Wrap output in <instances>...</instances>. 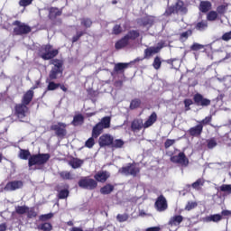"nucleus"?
Wrapping results in <instances>:
<instances>
[{
	"instance_id": "obj_1",
	"label": "nucleus",
	"mask_w": 231,
	"mask_h": 231,
	"mask_svg": "<svg viewBox=\"0 0 231 231\" xmlns=\"http://www.w3.org/2000/svg\"><path fill=\"white\" fill-rule=\"evenodd\" d=\"M39 55L43 60H51L50 64L52 66L45 80L46 84H48L47 91H55L60 88L64 93L68 92V88L60 83L64 77V60L55 59L59 55V50L53 49L51 44H46L40 48Z\"/></svg>"
},
{
	"instance_id": "obj_2",
	"label": "nucleus",
	"mask_w": 231,
	"mask_h": 231,
	"mask_svg": "<svg viewBox=\"0 0 231 231\" xmlns=\"http://www.w3.org/2000/svg\"><path fill=\"white\" fill-rule=\"evenodd\" d=\"M19 158L21 160H29L28 166L33 167V165H46L50 162L51 155L50 153H30V150L20 149Z\"/></svg>"
},
{
	"instance_id": "obj_3",
	"label": "nucleus",
	"mask_w": 231,
	"mask_h": 231,
	"mask_svg": "<svg viewBox=\"0 0 231 231\" xmlns=\"http://www.w3.org/2000/svg\"><path fill=\"white\" fill-rule=\"evenodd\" d=\"M109 127H111V116L103 117L101 122H98L92 128L94 138H98L104 133V129H109Z\"/></svg>"
},
{
	"instance_id": "obj_4",
	"label": "nucleus",
	"mask_w": 231,
	"mask_h": 231,
	"mask_svg": "<svg viewBox=\"0 0 231 231\" xmlns=\"http://www.w3.org/2000/svg\"><path fill=\"white\" fill-rule=\"evenodd\" d=\"M119 174L124 176H133L136 178L140 174V167L136 166V163H128L126 166H123L118 170Z\"/></svg>"
},
{
	"instance_id": "obj_5",
	"label": "nucleus",
	"mask_w": 231,
	"mask_h": 231,
	"mask_svg": "<svg viewBox=\"0 0 231 231\" xmlns=\"http://www.w3.org/2000/svg\"><path fill=\"white\" fill-rule=\"evenodd\" d=\"M189 12V9H187V6H185V3L183 1L179 0L176 2L175 5L169 6L165 14L166 15H171L172 14H187Z\"/></svg>"
},
{
	"instance_id": "obj_6",
	"label": "nucleus",
	"mask_w": 231,
	"mask_h": 231,
	"mask_svg": "<svg viewBox=\"0 0 231 231\" xmlns=\"http://www.w3.org/2000/svg\"><path fill=\"white\" fill-rule=\"evenodd\" d=\"M13 26H15L13 31L15 35H28L32 32V27L19 20L13 22Z\"/></svg>"
},
{
	"instance_id": "obj_7",
	"label": "nucleus",
	"mask_w": 231,
	"mask_h": 231,
	"mask_svg": "<svg viewBox=\"0 0 231 231\" xmlns=\"http://www.w3.org/2000/svg\"><path fill=\"white\" fill-rule=\"evenodd\" d=\"M78 185L80 187V189L95 190V189L98 187V182L89 177H83L79 180Z\"/></svg>"
},
{
	"instance_id": "obj_8",
	"label": "nucleus",
	"mask_w": 231,
	"mask_h": 231,
	"mask_svg": "<svg viewBox=\"0 0 231 231\" xmlns=\"http://www.w3.org/2000/svg\"><path fill=\"white\" fill-rule=\"evenodd\" d=\"M66 127H68L66 123L58 122L56 125H51V131H54L58 138H64L68 134Z\"/></svg>"
},
{
	"instance_id": "obj_9",
	"label": "nucleus",
	"mask_w": 231,
	"mask_h": 231,
	"mask_svg": "<svg viewBox=\"0 0 231 231\" xmlns=\"http://www.w3.org/2000/svg\"><path fill=\"white\" fill-rule=\"evenodd\" d=\"M29 111L30 108H28V106L23 103H19L14 106V115L19 120L26 118V115H28Z\"/></svg>"
},
{
	"instance_id": "obj_10",
	"label": "nucleus",
	"mask_w": 231,
	"mask_h": 231,
	"mask_svg": "<svg viewBox=\"0 0 231 231\" xmlns=\"http://www.w3.org/2000/svg\"><path fill=\"white\" fill-rule=\"evenodd\" d=\"M170 161L171 163H178L182 167H189V158H187V155L183 152H179L178 155H172Z\"/></svg>"
},
{
	"instance_id": "obj_11",
	"label": "nucleus",
	"mask_w": 231,
	"mask_h": 231,
	"mask_svg": "<svg viewBox=\"0 0 231 231\" xmlns=\"http://www.w3.org/2000/svg\"><path fill=\"white\" fill-rule=\"evenodd\" d=\"M193 102L195 105L200 107H208L212 101L207 97H205L202 94L196 93L193 96Z\"/></svg>"
},
{
	"instance_id": "obj_12",
	"label": "nucleus",
	"mask_w": 231,
	"mask_h": 231,
	"mask_svg": "<svg viewBox=\"0 0 231 231\" xmlns=\"http://www.w3.org/2000/svg\"><path fill=\"white\" fill-rule=\"evenodd\" d=\"M165 48V42H160L156 47H150L144 50V59H150L154 53H160L162 49Z\"/></svg>"
},
{
	"instance_id": "obj_13",
	"label": "nucleus",
	"mask_w": 231,
	"mask_h": 231,
	"mask_svg": "<svg viewBox=\"0 0 231 231\" xmlns=\"http://www.w3.org/2000/svg\"><path fill=\"white\" fill-rule=\"evenodd\" d=\"M23 187H24V182L23 180H11L5 184L4 190L6 192H14L19 190V189H23Z\"/></svg>"
},
{
	"instance_id": "obj_14",
	"label": "nucleus",
	"mask_w": 231,
	"mask_h": 231,
	"mask_svg": "<svg viewBox=\"0 0 231 231\" xmlns=\"http://www.w3.org/2000/svg\"><path fill=\"white\" fill-rule=\"evenodd\" d=\"M154 207L157 212H165V210L169 208V204L167 203L165 196L160 195L155 201Z\"/></svg>"
},
{
	"instance_id": "obj_15",
	"label": "nucleus",
	"mask_w": 231,
	"mask_h": 231,
	"mask_svg": "<svg viewBox=\"0 0 231 231\" xmlns=\"http://www.w3.org/2000/svg\"><path fill=\"white\" fill-rule=\"evenodd\" d=\"M99 147H111L113 144V135L109 134H102L98 139Z\"/></svg>"
},
{
	"instance_id": "obj_16",
	"label": "nucleus",
	"mask_w": 231,
	"mask_h": 231,
	"mask_svg": "<svg viewBox=\"0 0 231 231\" xmlns=\"http://www.w3.org/2000/svg\"><path fill=\"white\" fill-rule=\"evenodd\" d=\"M109 178H111V173L107 171H100L94 175V180L97 183V181L98 183H106Z\"/></svg>"
},
{
	"instance_id": "obj_17",
	"label": "nucleus",
	"mask_w": 231,
	"mask_h": 231,
	"mask_svg": "<svg viewBox=\"0 0 231 231\" xmlns=\"http://www.w3.org/2000/svg\"><path fill=\"white\" fill-rule=\"evenodd\" d=\"M188 134H189V136L199 138V136H201V134H203V125L198 124L197 125L190 127L188 130Z\"/></svg>"
},
{
	"instance_id": "obj_18",
	"label": "nucleus",
	"mask_w": 231,
	"mask_h": 231,
	"mask_svg": "<svg viewBox=\"0 0 231 231\" xmlns=\"http://www.w3.org/2000/svg\"><path fill=\"white\" fill-rule=\"evenodd\" d=\"M158 120V114L156 112H152L147 118V120L143 123V129H149V127H152V125H154L156 124V121Z\"/></svg>"
},
{
	"instance_id": "obj_19",
	"label": "nucleus",
	"mask_w": 231,
	"mask_h": 231,
	"mask_svg": "<svg viewBox=\"0 0 231 231\" xmlns=\"http://www.w3.org/2000/svg\"><path fill=\"white\" fill-rule=\"evenodd\" d=\"M34 95L35 92H33L32 90H27L22 97V104H23L24 106H30L32 100H33Z\"/></svg>"
},
{
	"instance_id": "obj_20",
	"label": "nucleus",
	"mask_w": 231,
	"mask_h": 231,
	"mask_svg": "<svg viewBox=\"0 0 231 231\" xmlns=\"http://www.w3.org/2000/svg\"><path fill=\"white\" fill-rule=\"evenodd\" d=\"M143 127V119H134L131 123V131L133 133H136V131H142Z\"/></svg>"
},
{
	"instance_id": "obj_21",
	"label": "nucleus",
	"mask_w": 231,
	"mask_h": 231,
	"mask_svg": "<svg viewBox=\"0 0 231 231\" xmlns=\"http://www.w3.org/2000/svg\"><path fill=\"white\" fill-rule=\"evenodd\" d=\"M62 15V9H59L58 7H51L49 10V19L51 21H55L57 17H60Z\"/></svg>"
},
{
	"instance_id": "obj_22",
	"label": "nucleus",
	"mask_w": 231,
	"mask_h": 231,
	"mask_svg": "<svg viewBox=\"0 0 231 231\" xmlns=\"http://www.w3.org/2000/svg\"><path fill=\"white\" fill-rule=\"evenodd\" d=\"M199 10L202 14H207L212 10V3L210 1H201L199 5Z\"/></svg>"
},
{
	"instance_id": "obj_23",
	"label": "nucleus",
	"mask_w": 231,
	"mask_h": 231,
	"mask_svg": "<svg viewBox=\"0 0 231 231\" xmlns=\"http://www.w3.org/2000/svg\"><path fill=\"white\" fill-rule=\"evenodd\" d=\"M58 192V199H66L69 196V185H66L64 189H59V187L56 188Z\"/></svg>"
},
{
	"instance_id": "obj_24",
	"label": "nucleus",
	"mask_w": 231,
	"mask_h": 231,
	"mask_svg": "<svg viewBox=\"0 0 231 231\" xmlns=\"http://www.w3.org/2000/svg\"><path fill=\"white\" fill-rule=\"evenodd\" d=\"M129 43L130 42L128 41V39L124 36L116 42L115 48L116 50H124V48H127V46H129Z\"/></svg>"
},
{
	"instance_id": "obj_25",
	"label": "nucleus",
	"mask_w": 231,
	"mask_h": 231,
	"mask_svg": "<svg viewBox=\"0 0 231 231\" xmlns=\"http://www.w3.org/2000/svg\"><path fill=\"white\" fill-rule=\"evenodd\" d=\"M182 222L183 216L175 215L170 218L168 225H170L171 226H178V225H180Z\"/></svg>"
},
{
	"instance_id": "obj_26",
	"label": "nucleus",
	"mask_w": 231,
	"mask_h": 231,
	"mask_svg": "<svg viewBox=\"0 0 231 231\" xmlns=\"http://www.w3.org/2000/svg\"><path fill=\"white\" fill-rule=\"evenodd\" d=\"M115 190V185L111 183H107L102 188H100V194H103V196H107L111 194Z\"/></svg>"
},
{
	"instance_id": "obj_27",
	"label": "nucleus",
	"mask_w": 231,
	"mask_h": 231,
	"mask_svg": "<svg viewBox=\"0 0 231 231\" xmlns=\"http://www.w3.org/2000/svg\"><path fill=\"white\" fill-rule=\"evenodd\" d=\"M69 165L72 167V169H80L82 165H84V160L73 157L69 162Z\"/></svg>"
},
{
	"instance_id": "obj_28",
	"label": "nucleus",
	"mask_w": 231,
	"mask_h": 231,
	"mask_svg": "<svg viewBox=\"0 0 231 231\" xmlns=\"http://www.w3.org/2000/svg\"><path fill=\"white\" fill-rule=\"evenodd\" d=\"M82 124H84V116L81 114L74 116L71 125L77 127L79 125H82Z\"/></svg>"
},
{
	"instance_id": "obj_29",
	"label": "nucleus",
	"mask_w": 231,
	"mask_h": 231,
	"mask_svg": "<svg viewBox=\"0 0 231 231\" xmlns=\"http://www.w3.org/2000/svg\"><path fill=\"white\" fill-rule=\"evenodd\" d=\"M208 28V22L207 20H202L195 24V30L198 32H205Z\"/></svg>"
},
{
	"instance_id": "obj_30",
	"label": "nucleus",
	"mask_w": 231,
	"mask_h": 231,
	"mask_svg": "<svg viewBox=\"0 0 231 231\" xmlns=\"http://www.w3.org/2000/svg\"><path fill=\"white\" fill-rule=\"evenodd\" d=\"M128 41H136L140 37V32L136 30H131L125 35Z\"/></svg>"
},
{
	"instance_id": "obj_31",
	"label": "nucleus",
	"mask_w": 231,
	"mask_h": 231,
	"mask_svg": "<svg viewBox=\"0 0 231 231\" xmlns=\"http://www.w3.org/2000/svg\"><path fill=\"white\" fill-rule=\"evenodd\" d=\"M129 68V63H117L114 67V71L116 73H124V69H127Z\"/></svg>"
},
{
	"instance_id": "obj_32",
	"label": "nucleus",
	"mask_w": 231,
	"mask_h": 231,
	"mask_svg": "<svg viewBox=\"0 0 231 231\" xmlns=\"http://www.w3.org/2000/svg\"><path fill=\"white\" fill-rule=\"evenodd\" d=\"M124 140L122 139H116L115 140V137H113V140H112V144H111V148L112 149H122V147H124Z\"/></svg>"
},
{
	"instance_id": "obj_33",
	"label": "nucleus",
	"mask_w": 231,
	"mask_h": 231,
	"mask_svg": "<svg viewBox=\"0 0 231 231\" xmlns=\"http://www.w3.org/2000/svg\"><path fill=\"white\" fill-rule=\"evenodd\" d=\"M38 230L51 231L53 230V226L50 222H44L38 225Z\"/></svg>"
},
{
	"instance_id": "obj_34",
	"label": "nucleus",
	"mask_w": 231,
	"mask_h": 231,
	"mask_svg": "<svg viewBox=\"0 0 231 231\" xmlns=\"http://www.w3.org/2000/svg\"><path fill=\"white\" fill-rule=\"evenodd\" d=\"M223 219V216L219 214L210 215L209 217H206V221L213 222V223H219Z\"/></svg>"
},
{
	"instance_id": "obj_35",
	"label": "nucleus",
	"mask_w": 231,
	"mask_h": 231,
	"mask_svg": "<svg viewBox=\"0 0 231 231\" xmlns=\"http://www.w3.org/2000/svg\"><path fill=\"white\" fill-rule=\"evenodd\" d=\"M205 185V179H198L195 182L191 184L192 189H195V190H199L201 187Z\"/></svg>"
},
{
	"instance_id": "obj_36",
	"label": "nucleus",
	"mask_w": 231,
	"mask_h": 231,
	"mask_svg": "<svg viewBox=\"0 0 231 231\" xmlns=\"http://www.w3.org/2000/svg\"><path fill=\"white\" fill-rule=\"evenodd\" d=\"M142 106V100L140 98H134L130 103V109L133 111L138 109Z\"/></svg>"
},
{
	"instance_id": "obj_37",
	"label": "nucleus",
	"mask_w": 231,
	"mask_h": 231,
	"mask_svg": "<svg viewBox=\"0 0 231 231\" xmlns=\"http://www.w3.org/2000/svg\"><path fill=\"white\" fill-rule=\"evenodd\" d=\"M15 214H18L19 216H23L24 214H26L27 210H28V206L24 205V206H16L15 208Z\"/></svg>"
},
{
	"instance_id": "obj_38",
	"label": "nucleus",
	"mask_w": 231,
	"mask_h": 231,
	"mask_svg": "<svg viewBox=\"0 0 231 231\" xmlns=\"http://www.w3.org/2000/svg\"><path fill=\"white\" fill-rule=\"evenodd\" d=\"M86 35V31H78L76 32V35H74L71 39L72 44H75V42H78V41H80V37H83Z\"/></svg>"
},
{
	"instance_id": "obj_39",
	"label": "nucleus",
	"mask_w": 231,
	"mask_h": 231,
	"mask_svg": "<svg viewBox=\"0 0 231 231\" xmlns=\"http://www.w3.org/2000/svg\"><path fill=\"white\" fill-rule=\"evenodd\" d=\"M80 23L84 28H91L93 26V21L90 18H81Z\"/></svg>"
},
{
	"instance_id": "obj_40",
	"label": "nucleus",
	"mask_w": 231,
	"mask_h": 231,
	"mask_svg": "<svg viewBox=\"0 0 231 231\" xmlns=\"http://www.w3.org/2000/svg\"><path fill=\"white\" fill-rule=\"evenodd\" d=\"M198 208V202L196 201H188V203L186 204L184 210H186L187 212H190V210H194V208Z\"/></svg>"
},
{
	"instance_id": "obj_41",
	"label": "nucleus",
	"mask_w": 231,
	"mask_h": 231,
	"mask_svg": "<svg viewBox=\"0 0 231 231\" xmlns=\"http://www.w3.org/2000/svg\"><path fill=\"white\" fill-rule=\"evenodd\" d=\"M98 137H94L93 136V129H92V136L89 137L86 143H85V147H88V149H93V146L95 145V139Z\"/></svg>"
},
{
	"instance_id": "obj_42",
	"label": "nucleus",
	"mask_w": 231,
	"mask_h": 231,
	"mask_svg": "<svg viewBox=\"0 0 231 231\" xmlns=\"http://www.w3.org/2000/svg\"><path fill=\"white\" fill-rule=\"evenodd\" d=\"M26 214L29 219H33V217H37L38 216L37 211H35V208H30V207H28V210L26 211Z\"/></svg>"
},
{
	"instance_id": "obj_43",
	"label": "nucleus",
	"mask_w": 231,
	"mask_h": 231,
	"mask_svg": "<svg viewBox=\"0 0 231 231\" xmlns=\"http://www.w3.org/2000/svg\"><path fill=\"white\" fill-rule=\"evenodd\" d=\"M190 35H192V30L189 29L180 34V41H181L182 42H185V41H187V39H189Z\"/></svg>"
},
{
	"instance_id": "obj_44",
	"label": "nucleus",
	"mask_w": 231,
	"mask_h": 231,
	"mask_svg": "<svg viewBox=\"0 0 231 231\" xmlns=\"http://www.w3.org/2000/svg\"><path fill=\"white\" fill-rule=\"evenodd\" d=\"M217 20V12L209 11L207 14V21L214 22Z\"/></svg>"
},
{
	"instance_id": "obj_45",
	"label": "nucleus",
	"mask_w": 231,
	"mask_h": 231,
	"mask_svg": "<svg viewBox=\"0 0 231 231\" xmlns=\"http://www.w3.org/2000/svg\"><path fill=\"white\" fill-rule=\"evenodd\" d=\"M141 23L143 26H149V24H153L154 20L151 16H144L142 18Z\"/></svg>"
},
{
	"instance_id": "obj_46",
	"label": "nucleus",
	"mask_w": 231,
	"mask_h": 231,
	"mask_svg": "<svg viewBox=\"0 0 231 231\" xmlns=\"http://www.w3.org/2000/svg\"><path fill=\"white\" fill-rule=\"evenodd\" d=\"M152 67L155 69H160L162 68V58L160 56H156L152 62Z\"/></svg>"
},
{
	"instance_id": "obj_47",
	"label": "nucleus",
	"mask_w": 231,
	"mask_h": 231,
	"mask_svg": "<svg viewBox=\"0 0 231 231\" xmlns=\"http://www.w3.org/2000/svg\"><path fill=\"white\" fill-rule=\"evenodd\" d=\"M53 217V213H48V214H43L39 217V219L42 223H46V221H50Z\"/></svg>"
},
{
	"instance_id": "obj_48",
	"label": "nucleus",
	"mask_w": 231,
	"mask_h": 231,
	"mask_svg": "<svg viewBox=\"0 0 231 231\" xmlns=\"http://www.w3.org/2000/svg\"><path fill=\"white\" fill-rule=\"evenodd\" d=\"M190 50H191V51H199V50H205V45L198 43V42H194L190 46Z\"/></svg>"
},
{
	"instance_id": "obj_49",
	"label": "nucleus",
	"mask_w": 231,
	"mask_h": 231,
	"mask_svg": "<svg viewBox=\"0 0 231 231\" xmlns=\"http://www.w3.org/2000/svg\"><path fill=\"white\" fill-rule=\"evenodd\" d=\"M208 143V149H214V147H217V141H216V138H210L207 140Z\"/></svg>"
},
{
	"instance_id": "obj_50",
	"label": "nucleus",
	"mask_w": 231,
	"mask_h": 231,
	"mask_svg": "<svg viewBox=\"0 0 231 231\" xmlns=\"http://www.w3.org/2000/svg\"><path fill=\"white\" fill-rule=\"evenodd\" d=\"M127 219H129V215L125 213V214H118L116 216V220L119 223H125V221H127Z\"/></svg>"
},
{
	"instance_id": "obj_51",
	"label": "nucleus",
	"mask_w": 231,
	"mask_h": 231,
	"mask_svg": "<svg viewBox=\"0 0 231 231\" xmlns=\"http://www.w3.org/2000/svg\"><path fill=\"white\" fill-rule=\"evenodd\" d=\"M212 122V116H206L204 119L199 122V125H202V129L204 125H208Z\"/></svg>"
},
{
	"instance_id": "obj_52",
	"label": "nucleus",
	"mask_w": 231,
	"mask_h": 231,
	"mask_svg": "<svg viewBox=\"0 0 231 231\" xmlns=\"http://www.w3.org/2000/svg\"><path fill=\"white\" fill-rule=\"evenodd\" d=\"M220 192H227V194H231V185L230 184H223L219 187Z\"/></svg>"
},
{
	"instance_id": "obj_53",
	"label": "nucleus",
	"mask_w": 231,
	"mask_h": 231,
	"mask_svg": "<svg viewBox=\"0 0 231 231\" xmlns=\"http://www.w3.org/2000/svg\"><path fill=\"white\" fill-rule=\"evenodd\" d=\"M60 176L62 180H73V176L69 171H61L60 172Z\"/></svg>"
},
{
	"instance_id": "obj_54",
	"label": "nucleus",
	"mask_w": 231,
	"mask_h": 231,
	"mask_svg": "<svg viewBox=\"0 0 231 231\" xmlns=\"http://www.w3.org/2000/svg\"><path fill=\"white\" fill-rule=\"evenodd\" d=\"M122 25L121 24H116L112 29L113 35H120L122 33Z\"/></svg>"
},
{
	"instance_id": "obj_55",
	"label": "nucleus",
	"mask_w": 231,
	"mask_h": 231,
	"mask_svg": "<svg viewBox=\"0 0 231 231\" xmlns=\"http://www.w3.org/2000/svg\"><path fill=\"white\" fill-rule=\"evenodd\" d=\"M184 103V106H185V111H190V106H192V104H194V101H192V99L190 98H186L183 101Z\"/></svg>"
},
{
	"instance_id": "obj_56",
	"label": "nucleus",
	"mask_w": 231,
	"mask_h": 231,
	"mask_svg": "<svg viewBox=\"0 0 231 231\" xmlns=\"http://www.w3.org/2000/svg\"><path fill=\"white\" fill-rule=\"evenodd\" d=\"M33 3V0H20L18 5L19 6H23V8H26V6H30Z\"/></svg>"
},
{
	"instance_id": "obj_57",
	"label": "nucleus",
	"mask_w": 231,
	"mask_h": 231,
	"mask_svg": "<svg viewBox=\"0 0 231 231\" xmlns=\"http://www.w3.org/2000/svg\"><path fill=\"white\" fill-rule=\"evenodd\" d=\"M176 143V140L174 139H167L164 143L165 149H169V147H172Z\"/></svg>"
},
{
	"instance_id": "obj_58",
	"label": "nucleus",
	"mask_w": 231,
	"mask_h": 231,
	"mask_svg": "<svg viewBox=\"0 0 231 231\" xmlns=\"http://www.w3.org/2000/svg\"><path fill=\"white\" fill-rule=\"evenodd\" d=\"M226 11V8L225 7V5H218L217 7V14H219L220 15H223Z\"/></svg>"
},
{
	"instance_id": "obj_59",
	"label": "nucleus",
	"mask_w": 231,
	"mask_h": 231,
	"mask_svg": "<svg viewBox=\"0 0 231 231\" xmlns=\"http://www.w3.org/2000/svg\"><path fill=\"white\" fill-rule=\"evenodd\" d=\"M115 88H118L119 89L122 88L124 86V81L122 80H117L114 83Z\"/></svg>"
},
{
	"instance_id": "obj_60",
	"label": "nucleus",
	"mask_w": 231,
	"mask_h": 231,
	"mask_svg": "<svg viewBox=\"0 0 231 231\" xmlns=\"http://www.w3.org/2000/svg\"><path fill=\"white\" fill-rule=\"evenodd\" d=\"M160 226H152V227H148L146 228L145 231H160Z\"/></svg>"
},
{
	"instance_id": "obj_61",
	"label": "nucleus",
	"mask_w": 231,
	"mask_h": 231,
	"mask_svg": "<svg viewBox=\"0 0 231 231\" xmlns=\"http://www.w3.org/2000/svg\"><path fill=\"white\" fill-rule=\"evenodd\" d=\"M221 216H231V211L224 209L221 211Z\"/></svg>"
},
{
	"instance_id": "obj_62",
	"label": "nucleus",
	"mask_w": 231,
	"mask_h": 231,
	"mask_svg": "<svg viewBox=\"0 0 231 231\" xmlns=\"http://www.w3.org/2000/svg\"><path fill=\"white\" fill-rule=\"evenodd\" d=\"M7 226L6 223L0 224V231H6Z\"/></svg>"
},
{
	"instance_id": "obj_63",
	"label": "nucleus",
	"mask_w": 231,
	"mask_h": 231,
	"mask_svg": "<svg viewBox=\"0 0 231 231\" xmlns=\"http://www.w3.org/2000/svg\"><path fill=\"white\" fill-rule=\"evenodd\" d=\"M69 231H84V229H82V227L73 226Z\"/></svg>"
},
{
	"instance_id": "obj_64",
	"label": "nucleus",
	"mask_w": 231,
	"mask_h": 231,
	"mask_svg": "<svg viewBox=\"0 0 231 231\" xmlns=\"http://www.w3.org/2000/svg\"><path fill=\"white\" fill-rule=\"evenodd\" d=\"M162 62H167V64H173L174 60L173 59H170V60H162Z\"/></svg>"
}]
</instances>
